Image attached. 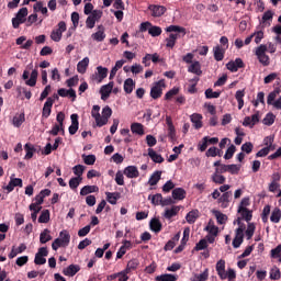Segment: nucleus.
Returning a JSON list of instances; mask_svg holds the SVG:
<instances>
[{"label":"nucleus","instance_id":"nucleus-33","mask_svg":"<svg viewBox=\"0 0 281 281\" xmlns=\"http://www.w3.org/2000/svg\"><path fill=\"white\" fill-rule=\"evenodd\" d=\"M177 38H179V34L170 33L169 37L166 38V47L172 49L177 45Z\"/></svg>","mask_w":281,"mask_h":281},{"label":"nucleus","instance_id":"nucleus-41","mask_svg":"<svg viewBox=\"0 0 281 281\" xmlns=\"http://www.w3.org/2000/svg\"><path fill=\"white\" fill-rule=\"evenodd\" d=\"M160 180H161V171H155V172L150 176V178H149V180H148V183H149L150 186H157V183H159Z\"/></svg>","mask_w":281,"mask_h":281},{"label":"nucleus","instance_id":"nucleus-10","mask_svg":"<svg viewBox=\"0 0 281 281\" xmlns=\"http://www.w3.org/2000/svg\"><path fill=\"white\" fill-rule=\"evenodd\" d=\"M70 120H71V125L68 127L69 135H76L80 126V123L78 122V114H71Z\"/></svg>","mask_w":281,"mask_h":281},{"label":"nucleus","instance_id":"nucleus-20","mask_svg":"<svg viewBox=\"0 0 281 281\" xmlns=\"http://www.w3.org/2000/svg\"><path fill=\"white\" fill-rule=\"evenodd\" d=\"M203 115L199 114V113H194L191 115V122L194 126V128L199 130V128H203Z\"/></svg>","mask_w":281,"mask_h":281},{"label":"nucleus","instance_id":"nucleus-52","mask_svg":"<svg viewBox=\"0 0 281 281\" xmlns=\"http://www.w3.org/2000/svg\"><path fill=\"white\" fill-rule=\"evenodd\" d=\"M161 27L160 26H150L148 29V34L151 35L153 37L161 36Z\"/></svg>","mask_w":281,"mask_h":281},{"label":"nucleus","instance_id":"nucleus-35","mask_svg":"<svg viewBox=\"0 0 281 281\" xmlns=\"http://www.w3.org/2000/svg\"><path fill=\"white\" fill-rule=\"evenodd\" d=\"M243 98H245V90H237L235 99L237 100L239 111L245 106V100Z\"/></svg>","mask_w":281,"mask_h":281},{"label":"nucleus","instance_id":"nucleus-15","mask_svg":"<svg viewBox=\"0 0 281 281\" xmlns=\"http://www.w3.org/2000/svg\"><path fill=\"white\" fill-rule=\"evenodd\" d=\"M217 201L218 203H222L221 207H229V201H232V191L223 193Z\"/></svg>","mask_w":281,"mask_h":281},{"label":"nucleus","instance_id":"nucleus-51","mask_svg":"<svg viewBox=\"0 0 281 281\" xmlns=\"http://www.w3.org/2000/svg\"><path fill=\"white\" fill-rule=\"evenodd\" d=\"M48 133H49V135H53L54 137H56V135H58V133H63V135H65V126L55 124Z\"/></svg>","mask_w":281,"mask_h":281},{"label":"nucleus","instance_id":"nucleus-40","mask_svg":"<svg viewBox=\"0 0 281 281\" xmlns=\"http://www.w3.org/2000/svg\"><path fill=\"white\" fill-rule=\"evenodd\" d=\"M245 234H246L247 240H251V238H254V234H256V224L248 223Z\"/></svg>","mask_w":281,"mask_h":281},{"label":"nucleus","instance_id":"nucleus-16","mask_svg":"<svg viewBox=\"0 0 281 281\" xmlns=\"http://www.w3.org/2000/svg\"><path fill=\"white\" fill-rule=\"evenodd\" d=\"M273 11L268 10L263 13L261 18V23L263 27H269L271 25V21H273Z\"/></svg>","mask_w":281,"mask_h":281},{"label":"nucleus","instance_id":"nucleus-3","mask_svg":"<svg viewBox=\"0 0 281 281\" xmlns=\"http://www.w3.org/2000/svg\"><path fill=\"white\" fill-rule=\"evenodd\" d=\"M63 32H67V23H65V21H60L57 24V29H54L50 33L52 41H54L55 43H60L63 38Z\"/></svg>","mask_w":281,"mask_h":281},{"label":"nucleus","instance_id":"nucleus-37","mask_svg":"<svg viewBox=\"0 0 281 281\" xmlns=\"http://www.w3.org/2000/svg\"><path fill=\"white\" fill-rule=\"evenodd\" d=\"M179 214V206H172L171 209H167L165 211L164 216L170 221V218L177 216Z\"/></svg>","mask_w":281,"mask_h":281},{"label":"nucleus","instance_id":"nucleus-50","mask_svg":"<svg viewBox=\"0 0 281 281\" xmlns=\"http://www.w3.org/2000/svg\"><path fill=\"white\" fill-rule=\"evenodd\" d=\"M280 218H281V210L276 207L270 216V221L271 223H280Z\"/></svg>","mask_w":281,"mask_h":281},{"label":"nucleus","instance_id":"nucleus-59","mask_svg":"<svg viewBox=\"0 0 281 281\" xmlns=\"http://www.w3.org/2000/svg\"><path fill=\"white\" fill-rule=\"evenodd\" d=\"M281 278V272H280V268L274 267L270 270V279L271 280H280Z\"/></svg>","mask_w":281,"mask_h":281},{"label":"nucleus","instance_id":"nucleus-38","mask_svg":"<svg viewBox=\"0 0 281 281\" xmlns=\"http://www.w3.org/2000/svg\"><path fill=\"white\" fill-rule=\"evenodd\" d=\"M212 181H213V183H216L217 186H223V183H225V181H227V179L225 178V176L217 173L215 171L212 176Z\"/></svg>","mask_w":281,"mask_h":281},{"label":"nucleus","instance_id":"nucleus-14","mask_svg":"<svg viewBox=\"0 0 281 281\" xmlns=\"http://www.w3.org/2000/svg\"><path fill=\"white\" fill-rule=\"evenodd\" d=\"M98 30H99L98 32H95L91 35V38L97 41V43H102V41H104V38H106V33H104V26L99 25Z\"/></svg>","mask_w":281,"mask_h":281},{"label":"nucleus","instance_id":"nucleus-11","mask_svg":"<svg viewBox=\"0 0 281 281\" xmlns=\"http://www.w3.org/2000/svg\"><path fill=\"white\" fill-rule=\"evenodd\" d=\"M113 85L114 82L110 81L108 85L101 87V100H106V98L111 95V92L113 91Z\"/></svg>","mask_w":281,"mask_h":281},{"label":"nucleus","instance_id":"nucleus-17","mask_svg":"<svg viewBox=\"0 0 281 281\" xmlns=\"http://www.w3.org/2000/svg\"><path fill=\"white\" fill-rule=\"evenodd\" d=\"M149 227L151 229V232H155V234H159V232H161L162 229V224L161 221H159V218H151L149 222Z\"/></svg>","mask_w":281,"mask_h":281},{"label":"nucleus","instance_id":"nucleus-55","mask_svg":"<svg viewBox=\"0 0 281 281\" xmlns=\"http://www.w3.org/2000/svg\"><path fill=\"white\" fill-rule=\"evenodd\" d=\"M157 281H177V276L175 274H161L156 277Z\"/></svg>","mask_w":281,"mask_h":281},{"label":"nucleus","instance_id":"nucleus-27","mask_svg":"<svg viewBox=\"0 0 281 281\" xmlns=\"http://www.w3.org/2000/svg\"><path fill=\"white\" fill-rule=\"evenodd\" d=\"M52 231L48 228H45L41 235H40V243L42 245H45L46 243H49V240H52Z\"/></svg>","mask_w":281,"mask_h":281},{"label":"nucleus","instance_id":"nucleus-53","mask_svg":"<svg viewBox=\"0 0 281 281\" xmlns=\"http://www.w3.org/2000/svg\"><path fill=\"white\" fill-rule=\"evenodd\" d=\"M254 150V144L251 142H247L241 145V153H246V155H251Z\"/></svg>","mask_w":281,"mask_h":281},{"label":"nucleus","instance_id":"nucleus-47","mask_svg":"<svg viewBox=\"0 0 281 281\" xmlns=\"http://www.w3.org/2000/svg\"><path fill=\"white\" fill-rule=\"evenodd\" d=\"M204 95L206 100H212L214 98H221V92L214 91L213 89L209 88L205 90Z\"/></svg>","mask_w":281,"mask_h":281},{"label":"nucleus","instance_id":"nucleus-18","mask_svg":"<svg viewBox=\"0 0 281 281\" xmlns=\"http://www.w3.org/2000/svg\"><path fill=\"white\" fill-rule=\"evenodd\" d=\"M78 271H80V266L70 265L63 270V273H64V276H69L70 278H74V276H76V273H78Z\"/></svg>","mask_w":281,"mask_h":281},{"label":"nucleus","instance_id":"nucleus-60","mask_svg":"<svg viewBox=\"0 0 281 281\" xmlns=\"http://www.w3.org/2000/svg\"><path fill=\"white\" fill-rule=\"evenodd\" d=\"M203 249H207V239H201L194 247L195 251H203Z\"/></svg>","mask_w":281,"mask_h":281},{"label":"nucleus","instance_id":"nucleus-46","mask_svg":"<svg viewBox=\"0 0 281 281\" xmlns=\"http://www.w3.org/2000/svg\"><path fill=\"white\" fill-rule=\"evenodd\" d=\"M97 71L99 76V82H102V80L109 76V69L102 66L97 67Z\"/></svg>","mask_w":281,"mask_h":281},{"label":"nucleus","instance_id":"nucleus-24","mask_svg":"<svg viewBox=\"0 0 281 281\" xmlns=\"http://www.w3.org/2000/svg\"><path fill=\"white\" fill-rule=\"evenodd\" d=\"M162 93L164 89H161V86H159V83H157L150 89V97L153 98V100H159Z\"/></svg>","mask_w":281,"mask_h":281},{"label":"nucleus","instance_id":"nucleus-30","mask_svg":"<svg viewBox=\"0 0 281 281\" xmlns=\"http://www.w3.org/2000/svg\"><path fill=\"white\" fill-rule=\"evenodd\" d=\"M123 89L127 94L133 93V89H135V82L133 81V78H127L124 81Z\"/></svg>","mask_w":281,"mask_h":281},{"label":"nucleus","instance_id":"nucleus-39","mask_svg":"<svg viewBox=\"0 0 281 281\" xmlns=\"http://www.w3.org/2000/svg\"><path fill=\"white\" fill-rule=\"evenodd\" d=\"M213 214L218 225H225V223H227V215L223 214L221 211H213Z\"/></svg>","mask_w":281,"mask_h":281},{"label":"nucleus","instance_id":"nucleus-1","mask_svg":"<svg viewBox=\"0 0 281 281\" xmlns=\"http://www.w3.org/2000/svg\"><path fill=\"white\" fill-rule=\"evenodd\" d=\"M71 240V235L67 231H61L59 233V238H56L52 244V249L58 251L59 247H69Z\"/></svg>","mask_w":281,"mask_h":281},{"label":"nucleus","instance_id":"nucleus-42","mask_svg":"<svg viewBox=\"0 0 281 281\" xmlns=\"http://www.w3.org/2000/svg\"><path fill=\"white\" fill-rule=\"evenodd\" d=\"M139 267V261L137 259H132L127 262V266L125 268V273H131V271H135Z\"/></svg>","mask_w":281,"mask_h":281},{"label":"nucleus","instance_id":"nucleus-45","mask_svg":"<svg viewBox=\"0 0 281 281\" xmlns=\"http://www.w3.org/2000/svg\"><path fill=\"white\" fill-rule=\"evenodd\" d=\"M23 122H25V113H21L13 117V126H15V128H19Z\"/></svg>","mask_w":281,"mask_h":281},{"label":"nucleus","instance_id":"nucleus-25","mask_svg":"<svg viewBox=\"0 0 281 281\" xmlns=\"http://www.w3.org/2000/svg\"><path fill=\"white\" fill-rule=\"evenodd\" d=\"M131 131L134 135H139L140 137L145 135L144 125L142 123H132Z\"/></svg>","mask_w":281,"mask_h":281},{"label":"nucleus","instance_id":"nucleus-32","mask_svg":"<svg viewBox=\"0 0 281 281\" xmlns=\"http://www.w3.org/2000/svg\"><path fill=\"white\" fill-rule=\"evenodd\" d=\"M24 150L26 153L24 159H32L34 157V154L36 153V148L30 143H26L24 145Z\"/></svg>","mask_w":281,"mask_h":281},{"label":"nucleus","instance_id":"nucleus-43","mask_svg":"<svg viewBox=\"0 0 281 281\" xmlns=\"http://www.w3.org/2000/svg\"><path fill=\"white\" fill-rule=\"evenodd\" d=\"M166 32H177L178 34H182V36H186V27L179 25H169L166 29Z\"/></svg>","mask_w":281,"mask_h":281},{"label":"nucleus","instance_id":"nucleus-62","mask_svg":"<svg viewBox=\"0 0 281 281\" xmlns=\"http://www.w3.org/2000/svg\"><path fill=\"white\" fill-rule=\"evenodd\" d=\"M33 9L34 12H42V14H47V7H43V2H36Z\"/></svg>","mask_w":281,"mask_h":281},{"label":"nucleus","instance_id":"nucleus-21","mask_svg":"<svg viewBox=\"0 0 281 281\" xmlns=\"http://www.w3.org/2000/svg\"><path fill=\"white\" fill-rule=\"evenodd\" d=\"M25 249H27V246L25 244H21L18 248H15L13 246L11 249V252L9 254L10 260H12L13 258H16V256H19V254H23V251H25Z\"/></svg>","mask_w":281,"mask_h":281},{"label":"nucleus","instance_id":"nucleus-57","mask_svg":"<svg viewBox=\"0 0 281 281\" xmlns=\"http://www.w3.org/2000/svg\"><path fill=\"white\" fill-rule=\"evenodd\" d=\"M273 122H276V116L273 113H268L263 119V124L266 126H272Z\"/></svg>","mask_w":281,"mask_h":281},{"label":"nucleus","instance_id":"nucleus-5","mask_svg":"<svg viewBox=\"0 0 281 281\" xmlns=\"http://www.w3.org/2000/svg\"><path fill=\"white\" fill-rule=\"evenodd\" d=\"M55 100H58V95L55 94L54 99L52 97H48L46 102L44 103L43 110H42V117L47 120L52 115V108L54 106Z\"/></svg>","mask_w":281,"mask_h":281},{"label":"nucleus","instance_id":"nucleus-64","mask_svg":"<svg viewBox=\"0 0 281 281\" xmlns=\"http://www.w3.org/2000/svg\"><path fill=\"white\" fill-rule=\"evenodd\" d=\"M173 95H179V88L175 87L165 94V100H170Z\"/></svg>","mask_w":281,"mask_h":281},{"label":"nucleus","instance_id":"nucleus-26","mask_svg":"<svg viewBox=\"0 0 281 281\" xmlns=\"http://www.w3.org/2000/svg\"><path fill=\"white\" fill-rule=\"evenodd\" d=\"M87 67H89V57H85L77 64V71L78 74H86Z\"/></svg>","mask_w":281,"mask_h":281},{"label":"nucleus","instance_id":"nucleus-54","mask_svg":"<svg viewBox=\"0 0 281 281\" xmlns=\"http://www.w3.org/2000/svg\"><path fill=\"white\" fill-rule=\"evenodd\" d=\"M85 168L86 167L83 165H77L72 168V172L76 177L82 178V175H85Z\"/></svg>","mask_w":281,"mask_h":281},{"label":"nucleus","instance_id":"nucleus-44","mask_svg":"<svg viewBox=\"0 0 281 281\" xmlns=\"http://www.w3.org/2000/svg\"><path fill=\"white\" fill-rule=\"evenodd\" d=\"M244 240H245V235H238L237 233H235V238L233 239L234 249H238V247L243 245Z\"/></svg>","mask_w":281,"mask_h":281},{"label":"nucleus","instance_id":"nucleus-28","mask_svg":"<svg viewBox=\"0 0 281 281\" xmlns=\"http://www.w3.org/2000/svg\"><path fill=\"white\" fill-rule=\"evenodd\" d=\"M198 218H199V210H192L186 216V221L190 225H193V223H196Z\"/></svg>","mask_w":281,"mask_h":281},{"label":"nucleus","instance_id":"nucleus-31","mask_svg":"<svg viewBox=\"0 0 281 281\" xmlns=\"http://www.w3.org/2000/svg\"><path fill=\"white\" fill-rule=\"evenodd\" d=\"M213 52H214V59L217 63H221V60H223V58H225V50L222 47H220L218 45L213 48Z\"/></svg>","mask_w":281,"mask_h":281},{"label":"nucleus","instance_id":"nucleus-49","mask_svg":"<svg viewBox=\"0 0 281 281\" xmlns=\"http://www.w3.org/2000/svg\"><path fill=\"white\" fill-rule=\"evenodd\" d=\"M80 183H82V178L80 177H74L69 180V188L70 190H77L78 186H80Z\"/></svg>","mask_w":281,"mask_h":281},{"label":"nucleus","instance_id":"nucleus-2","mask_svg":"<svg viewBox=\"0 0 281 281\" xmlns=\"http://www.w3.org/2000/svg\"><path fill=\"white\" fill-rule=\"evenodd\" d=\"M255 55L263 67H269V65H271V58H269V55H267V45L261 44L258 46Z\"/></svg>","mask_w":281,"mask_h":281},{"label":"nucleus","instance_id":"nucleus-34","mask_svg":"<svg viewBox=\"0 0 281 281\" xmlns=\"http://www.w3.org/2000/svg\"><path fill=\"white\" fill-rule=\"evenodd\" d=\"M36 80H38V70L34 69L31 72L30 79L25 81V85L27 87H36Z\"/></svg>","mask_w":281,"mask_h":281},{"label":"nucleus","instance_id":"nucleus-29","mask_svg":"<svg viewBox=\"0 0 281 281\" xmlns=\"http://www.w3.org/2000/svg\"><path fill=\"white\" fill-rule=\"evenodd\" d=\"M100 188L98 186H85L80 190V195L81 196H87V194H92V192H99Z\"/></svg>","mask_w":281,"mask_h":281},{"label":"nucleus","instance_id":"nucleus-8","mask_svg":"<svg viewBox=\"0 0 281 281\" xmlns=\"http://www.w3.org/2000/svg\"><path fill=\"white\" fill-rule=\"evenodd\" d=\"M123 173L125 177H127V179H137V177H139V170L136 166H127Z\"/></svg>","mask_w":281,"mask_h":281},{"label":"nucleus","instance_id":"nucleus-23","mask_svg":"<svg viewBox=\"0 0 281 281\" xmlns=\"http://www.w3.org/2000/svg\"><path fill=\"white\" fill-rule=\"evenodd\" d=\"M172 199H175L176 201H183V199H186V189L183 188L173 189Z\"/></svg>","mask_w":281,"mask_h":281},{"label":"nucleus","instance_id":"nucleus-48","mask_svg":"<svg viewBox=\"0 0 281 281\" xmlns=\"http://www.w3.org/2000/svg\"><path fill=\"white\" fill-rule=\"evenodd\" d=\"M162 199H164V195H161V193H157L148 196V200L151 201L153 205H161Z\"/></svg>","mask_w":281,"mask_h":281},{"label":"nucleus","instance_id":"nucleus-56","mask_svg":"<svg viewBox=\"0 0 281 281\" xmlns=\"http://www.w3.org/2000/svg\"><path fill=\"white\" fill-rule=\"evenodd\" d=\"M38 223H49V210H43L40 217Z\"/></svg>","mask_w":281,"mask_h":281},{"label":"nucleus","instance_id":"nucleus-36","mask_svg":"<svg viewBox=\"0 0 281 281\" xmlns=\"http://www.w3.org/2000/svg\"><path fill=\"white\" fill-rule=\"evenodd\" d=\"M205 231L211 234V236H218V226L214 225V222L210 220Z\"/></svg>","mask_w":281,"mask_h":281},{"label":"nucleus","instance_id":"nucleus-61","mask_svg":"<svg viewBox=\"0 0 281 281\" xmlns=\"http://www.w3.org/2000/svg\"><path fill=\"white\" fill-rule=\"evenodd\" d=\"M235 153H236V145H231L224 155V159H232Z\"/></svg>","mask_w":281,"mask_h":281},{"label":"nucleus","instance_id":"nucleus-13","mask_svg":"<svg viewBox=\"0 0 281 281\" xmlns=\"http://www.w3.org/2000/svg\"><path fill=\"white\" fill-rule=\"evenodd\" d=\"M106 201L111 205H117L119 199H122V193L120 192H105Z\"/></svg>","mask_w":281,"mask_h":281},{"label":"nucleus","instance_id":"nucleus-12","mask_svg":"<svg viewBox=\"0 0 281 281\" xmlns=\"http://www.w3.org/2000/svg\"><path fill=\"white\" fill-rule=\"evenodd\" d=\"M237 212L246 223H249L254 218V212L247 207H238Z\"/></svg>","mask_w":281,"mask_h":281},{"label":"nucleus","instance_id":"nucleus-6","mask_svg":"<svg viewBox=\"0 0 281 281\" xmlns=\"http://www.w3.org/2000/svg\"><path fill=\"white\" fill-rule=\"evenodd\" d=\"M226 69L232 71V74H236L238 69H245V63L241 58H236L235 60H231L226 64Z\"/></svg>","mask_w":281,"mask_h":281},{"label":"nucleus","instance_id":"nucleus-7","mask_svg":"<svg viewBox=\"0 0 281 281\" xmlns=\"http://www.w3.org/2000/svg\"><path fill=\"white\" fill-rule=\"evenodd\" d=\"M148 10H150L151 16L159 18V16H164L168 9L159 4H149Z\"/></svg>","mask_w":281,"mask_h":281},{"label":"nucleus","instance_id":"nucleus-22","mask_svg":"<svg viewBox=\"0 0 281 281\" xmlns=\"http://www.w3.org/2000/svg\"><path fill=\"white\" fill-rule=\"evenodd\" d=\"M148 157H150L154 164H164V158L161 157V155L157 154V151H155V149L153 148H148Z\"/></svg>","mask_w":281,"mask_h":281},{"label":"nucleus","instance_id":"nucleus-63","mask_svg":"<svg viewBox=\"0 0 281 281\" xmlns=\"http://www.w3.org/2000/svg\"><path fill=\"white\" fill-rule=\"evenodd\" d=\"M198 281H207L210 278V269H205L201 274L195 276Z\"/></svg>","mask_w":281,"mask_h":281},{"label":"nucleus","instance_id":"nucleus-19","mask_svg":"<svg viewBox=\"0 0 281 281\" xmlns=\"http://www.w3.org/2000/svg\"><path fill=\"white\" fill-rule=\"evenodd\" d=\"M189 74H195V76H202L203 70H201V63L200 61H193L189 67H188Z\"/></svg>","mask_w":281,"mask_h":281},{"label":"nucleus","instance_id":"nucleus-4","mask_svg":"<svg viewBox=\"0 0 281 281\" xmlns=\"http://www.w3.org/2000/svg\"><path fill=\"white\" fill-rule=\"evenodd\" d=\"M27 8H22L18 11L15 18L12 19V25L14 30H19L21 24L25 23L27 21Z\"/></svg>","mask_w":281,"mask_h":281},{"label":"nucleus","instance_id":"nucleus-9","mask_svg":"<svg viewBox=\"0 0 281 281\" xmlns=\"http://www.w3.org/2000/svg\"><path fill=\"white\" fill-rule=\"evenodd\" d=\"M217 276L221 278V280H227V273L225 272V260L221 259L216 262L215 266Z\"/></svg>","mask_w":281,"mask_h":281},{"label":"nucleus","instance_id":"nucleus-58","mask_svg":"<svg viewBox=\"0 0 281 281\" xmlns=\"http://www.w3.org/2000/svg\"><path fill=\"white\" fill-rule=\"evenodd\" d=\"M82 159L86 166H93L95 164V155H82Z\"/></svg>","mask_w":281,"mask_h":281}]
</instances>
